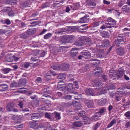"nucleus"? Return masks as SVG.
I'll return each mask as SVG.
<instances>
[{"label": "nucleus", "instance_id": "28", "mask_svg": "<svg viewBox=\"0 0 130 130\" xmlns=\"http://www.w3.org/2000/svg\"><path fill=\"white\" fill-rule=\"evenodd\" d=\"M103 46L105 47H108L110 46L109 41L108 40L106 39L103 40Z\"/></svg>", "mask_w": 130, "mask_h": 130}, {"label": "nucleus", "instance_id": "8", "mask_svg": "<svg viewBox=\"0 0 130 130\" xmlns=\"http://www.w3.org/2000/svg\"><path fill=\"white\" fill-rule=\"evenodd\" d=\"M6 109L8 111H9L17 112L18 111L17 109L14 108L12 105L10 104H7L6 107Z\"/></svg>", "mask_w": 130, "mask_h": 130}, {"label": "nucleus", "instance_id": "58", "mask_svg": "<svg viewBox=\"0 0 130 130\" xmlns=\"http://www.w3.org/2000/svg\"><path fill=\"white\" fill-rule=\"evenodd\" d=\"M23 6L24 7H30L29 3L27 2H24L23 3Z\"/></svg>", "mask_w": 130, "mask_h": 130}, {"label": "nucleus", "instance_id": "23", "mask_svg": "<svg viewBox=\"0 0 130 130\" xmlns=\"http://www.w3.org/2000/svg\"><path fill=\"white\" fill-rule=\"evenodd\" d=\"M89 19L88 17L85 16L80 19V22L82 23H86L88 21V20Z\"/></svg>", "mask_w": 130, "mask_h": 130}, {"label": "nucleus", "instance_id": "15", "mask_svg": "<svg viewBox=\"0 0 130 130\" xmlns=\"http://www.w3.org/2000/svg\"><path fill=\"white\" fill-rule=\"evenodd\" d=\"M8 86L5 84H3L0 85V91H5L8 90Z\"/></svg>", "mask_w": 130, "mask_h": 130}, {"label": "nucleus", "instance_id": "51", "mask_svg": "<svg viewBox=\"0 0 130 130\" xmlns=\"http://www.w3.org/2000/svg\"><path fill=\"white\" fill-rule=\"evenodd\" d=\"M100 123H97L95 125H94L93 128V130H97L98 128L100 126Z\"/></svg>", "mask_w": 130, "mask_h": 130}, {"label": "nucleus", "instance_id": "16", "mask_svg": "<svg viewBox=\"0 0 130 130\" xmlns=\"http://www.w3.org/2000/svg\"><path fill=\"white\" fill-rule=\"evenodd\" d=\"M83 125V124L81 121H75L72 124L73 126L75 127H80Z\"/></svg>", "mask_w": 130, "mask_h": 130}, {"label": "nucleus", "instance_id": "55", "mask_svg": "<svg viewBox=\"0 0 130 130\" xmlns=\"http://www.w3.org/2000/svg\"><path fill=\"white\" fill-rule=\"evenodd\" d=\"M38 60V57L36 55L33 56L31 58V60L32 61H34Z\"/></svg>", "mask_w": 130, "mask_h": 130}, {"label": "nucleus", "instance_id": "2", "mask_svg": "<svg viewBox=\"0 0 130 130\" xmlns=\"http://www.w3.org/2000/svg\"><path fill=\"white\" fill-rule=\"evenodd\" d=\"M93 85L97 87L96 89L99 90L103 86L101 82L98 80H95L92 82Z\"/></svg>", "mask_w": 130, "mask_h": 130}, {"label": "nucleus", "instance_id": "44", "mask_svg": "<svg viewBox=\"0 0 130 130\" xmlns=\"http://www.w3.org/2000/svg\"><path fill=\"white\" fill-rule=\"evenodd\" d=\"M69 29L71 31L74 32L77 30V28L76 26H72L70 27Z\"/></svg>", "mask_w": 130, "mask_h": 130}, {"label": "nucleus", "instance_id": "49", "mask_svg": "<svg viewBox=\"0 0 130 130\" xmlns=\"http://www.w3.org/2000/svg\"><path fill=\"white\" fill-rule=\"evenodd\" d=\"M42 99L43 100L42 101H43L46 104H48L50 103L51 102L50 100L46 99H44L42 98Z\"/></svg>", "mask_w": 130, "mask_h": 130}, {"label": "nucleus", "instance_id": "17", "mask_svg": "<svg viewBox=\"0 0 130 130\" xmlns=\"http://www.w3.org/2000/svg\"><path fill=\"white\" fill-rule=\"evenodd\" d=\"M69 67V66L68 64H62L60 66L61 70L66 71L67 70Z\"/></svg>", "mask_w": 130, "mask_h": 130}, {"label": "nucleus", "instance_id": "62", "mask_svg": "<svg viewBox=\"0 0 130 130\" xmlns=\"http://www.w3.org/2000/svg\"><path fill=\"white\" fill-rule=\"evenodd\" d=\"M39 22L38 21H35L31 23V24H34L33 25H30V26H34L35 25H38L39 24Z\"/></svg>", "mask_w": 130, "mask_h": 130}, {"label": "nucleus", "instance_id": "11", "mask_svg": "<svg viewBox=\"0 0 130 130\" xmlns=\"http://www.w3.org/2000/svg\"><path fill=\"white\" fill-rule=\"evenodd\" d=\"M85 103L87 106L89 108H92L94 104L92 100H86L85 101Z\"/></svg>", "mask_w": 130, "mask_h": 130}, {"label": "nucleus", "instance_id": "35", "mask_svg": "<svg viewBox=\"0 0 130 130\" xmlns=\"http://www.w3.org/2000/svg\"><path fill=\"white\" fill-rule=\"evenodd\" d=\"M1 22L3 24H6L7 25H9L11 24L10 21L9 19L2 20Z\"/></svg>", "mask_w": 130, "mask_h": 130}, {"label": "nucleus", "instance_id": "54", "mask_svg": "<svg viewBox=\"0 0 130 130\" xmlns=\"http://www.w3.org/2000/svg\"><path fill=\"white\" fill-rule=\"evenodd\" d=\"M108 90H112L115 89V87L112 84H110L108 87Z\"/></svg>", "mask_w": 130, "mask_h": 130}, {"label": "nucleus", "instance_id": "64", "mask_svg": "<svg viewBox=\"0 0 130 130\" xmlns=\"http://www.w3.org/2000/svg\"><path fill=\"white\" fill-rule=\"evenodd\" d=\"M123 87L124 89L127 88L128 89H130V86L127 84H124L123 85Z\"/></svg>", "mask_w": 130, "mask_h": 130}, {"label": "nucleus", "instance_id": "10", "mask_svg": "<svg viewBox=\"0 0 130 130\" xmlns=\"http://www.w3.org/2000/svg\"><path fill=\"white\" fill-rule=\"evenodd\" d=\"M117 41L119 44L124 43L125 42V39L123 37V36L121 34H119L117 37Z\"/></svg>", "mask_w": 130, "mask_h": 130}, {"label": "nucleus", "instance_id": "26", "mask_svg": "<svg viewBox=\"0 0 130 130\" xmlns=\"http://www.w3.org/2000/svg\"><path fill=\"white\" fill-rule=\"evenodd\" d=\"M124 73V72L123 70H119L118 72V76L117 78L118 79L122 78Z\"/></svg>", "mask_w": 130, "mask_h": 130}, {"label": "nucleus", "instance_id": "20", "mask_svg": "<svg viewBox=\"0 0 130 130\" xmlns=\"http://www.w3.org/2000/svg\"><path fill=\"white\" fill-rule=\"evenodd\" d=\"M107 100L106 99H102L99 100L98 101V103L101 106H104L106 104Z\"/></svg>", "mask_w": 130, "mask_h": 130}, {"label": "nucleus", "instance_id": "42", "mask_svg": "<svg viewBox=\"0 0 130 130\" xmlns=\"http://www.w3.org/2000/svg\"><path fill=\"white\" fill-rule=\"evenodd\" d=\"M106 111V108L105 107H103L100 109L99 111L102 115Z\"/></svg>", "mask_w": 130, "mask_h": 130}, {"label": "nucleus", "instance_id": "40", "mask_svg": "<svg viewBox=\"0 0 130 130\" xmlns=\"http://www.w3.org/2000/svg\"><path fill=\"white\" fill-rule=\"evenodd\" d=\"M53 114L55 115V117L56 119H59L61 118L60 113L55 112Z\"/></svg>", "mask_w": 130, "mask_h": 130}, {"label": "nucleus", "instance_id": "19", "mask_svg": "<svg viewBox=\"0 0 130 130\" xmlns=\"http://www.w3.org/2000/svg\"><path fill=\"white\" fill-rule=\"evenodd\" d=\"M26 83V79H23L20 80L19 82V86H25Z\"/></svg>", "mask_w": 130, "mask_h": 130}, {"label": "nucleus", "instance_id": "50", "mask_svg": "<svg viewBox=\"0 0 130 130\" xmlns=\"http://www.w3.org/2000/svg\"><path fill=\"white\" fill-rule=\"evenodd\" d=\"M85 38V37L84 36H82L79 38V40L80 42H81L82 43H83H83L84 42Z\"/></svg>", "mask_w": 130, "mask_h": 130}, {"label": "nucleus", "instance_id": "38", "mask_svg": "<svg viewBox=\"0 0 130 130\" xmlns=\"http://www.w3.org/2000/svg\"><path fill=\"white\" fill-rule=\"evenodd\" d=\"M12 119L14 120H20L21 119V117L20 115H14L13 116Z\"/></svg>", "mask_w": 130, "mask_h": 130}, {"label": "nucleus", "instance_id": "7", "mask_svg": "<svg viewBox=\"0 0 130 130\" xmlns=\"http://www.w3.org/2000/svg\"><path fill=\"white\" fill-rule=\"evenodd\" d=\"M72 40V37L71 35H67L63 36L61 39V41L63 42L69 43Z\"/></svg>", "mask_w": 130, "mask_h": 130}, {"label": "nucleus", "instance_id": "32", "mask_svg": "<svg viewBox=\"0 0 130 130\" xmlns=\"http://www.w3.org/2000/svg\"><path fill=\"white\" fill-rule=\"evenodd\" d=\"M116 123V120L115 119H113L111 122L109 123L107 127V128H108L112 126L114 124Z\"/></svg>", "mask_w": 130, "mask_h": 130}, {"label": "nucleus", "instance_id": "14", "mask_svg": "<svg viewBox=\"0 0 130 130\" xmlns=\"http://www.w3.org/2000/svg\"><path fill=\"white\" fill-rule=\"evenodd\" d=\"M116 51L118 54L120 55H122L125 53V50L122 47L117 48Z\"/></svg>", "mask_w": 130, "mask_h": 130}, {"label": "nucleus", "instance_id": "31", "mask_svg": "<svg viewBox=\"0 0 130 130\" xmlns=\"http://www.w3.org/2000/svg\"><path fill=\"white\" fill-rule=\"evenodd\" d=\"M66 86L64 84H59L58 85L57 88L60 90H63Z\"/></svg>", "mask_w": 130, "mask_h": 130}, {"label": "nucleus", "instance_id": "57", "mask_svg": "<svg viewBox=\"0 0 130 130\" xmlns=\"http://www.w3.org/2000/svg\"><path fill=\"white\" fill-rule=\"evenodd\" d=\"M27 37L26 33H23L21 34L20 35V37L25 39Z\"/></svg>", "mask_w": 130, "mask_h": 130}, {"label": "nucleus", "instance_id": "47", "mask_svg": "<svg viewBox=\"0 0 130 130\" xmlns=\"http://www.w3.org/2000/svg\"><path fill=\"white\" fill-rule=\"evenodd\" d=\"M74 45L77 46H79L83 45V44L78 40L75 42L74 43Z\"/></svg>", "mask_w": 130, "mask_h": 130}, {"label": "nucleus", "instance_id": "21", "mask_svg": "<svg viewBox=\"0 0 130 130\" xmlns=\"http://www.w3.org/2000/svg\"><path fill=\"white\" fill-rule=\"evenodd\" d=\"M83 57L86 59H87L90 57L91 54L90 52H84L82 53Z\"/></svg>", "mask_w": 130, "mask_h": 130}, {"label": "nucleus", "instance_id": "33", "mask_svg": "<svg viewBox=\"0 0 130 130\" xmlns=\"http://www.w3.org/2000/svg\"><path fill=\"white\" fill-rule=\"evenodd\" d=\"M59 75L57 76L58 79H61L63 80L65 78V74L64 73H62L59 74Z\"/></svg>", "mask_w": 130, "mask_h": 130}, {"label": "nucleus", "instance_id": "63", "mask_svg": "<svg viewBox=\"0 0 130 130\" xmlns=\"http://www.w3.org/2000/svg\"><path fill=\"white\" fill-rule=\"evenodd\" d=\"M107 75H104L102 76V78L104 81H105L107 80Z\"/></svg>", "mask_w": 130, "mask_h": 130}, {"label": "nucleus", "instance_id": "4", "mask_svg": "<svg viewBox=\"0 0 130 130\" xmlns=\"http://www.w3.org/2000/svg\"><path fill=\"white\" fill-rule=\"evenodd\" d=\"M85 93L87 95L95 96V93L94 90L90 88L86 89Z\"/></svg>", "mask_w": 130, "mask_h": 130}, {"label": "nucleus", "instance_id": "25", "mask_svg": "<svg viewBox=\"0 0 130 130\" xmlns=\"http://www.w3.org/2000/svg\"><path fill=\"white\" fill-rule=\"evenodd\" d=\"M71 9L74 10H77L79 6V4L77 3H75L72 5L70 6Z\"/></svg>", "mask_w": 130, "mask_h": 130}, {"label": "nucleus", "instance_id": "36", "mask_svg": "<svg viewBox=\"0 0 130 130\" xmlns=\"http://www.w3.org/2000/svg\"><path fill=\"white\" fill-rule=\"evenodd\" d=\"M18 86H19L18 84L14 81H13L11 83L10 85V87L11 88L13 87H17Z\"/></svg>", "mask_w": 130, "mask_h": 130}, {"label": "nucleus", "instance_id": "39", "mask_svg": "<svg viewBox=\"0 0 130 130\" xmlns=\"http://www.w3.org/2000/svg\"><path fill=\"white\" fill-rule=\"evenodd\" d=\"M51 68L53 70H61V68H60V66L59 65H53L51 67Z\"/></svg>", "mask_w": 130, "mask_h": 130}, {"label": "nucleus", "instance_id": "34", "mask_svg": "<svg viewBox=\"0 0 130 130\" xmlns=\"http://www.w3.org/2000/svg\"><path fill=\"white\" fill-rule=\"evenodd\" d=\"M62 44H60L59 45L60 48H61L62 51V52H65L67 51V49L68 47L67 46H62Z\"/></svg>", "mask_w": 130, "mask_h": 130}, {"label": "nucleus", "instance_id": "46", "mask_svg": "<svg viewBox=\"0 0 130 130\" xmlns=\"http://www.w3.org/2000/svg\"><path fill=\"white\" fill-rule=\"evenodd\" d=\"M52 36V34L51 33H49L45 35L44 36V38L45 39H48L50 38Z\"/></svg>", "mask_w": 130, "mask_h": 130}, {"label": "nucleus", "instance_id": "24", "mask_svg": "<svg viewBox=\"0 0 130 130\" xmlns=\"http://www.w3.org/2000/svg\"><path fill=\"white\" fill-rule=\"evenodd\" d=\"M101 69L100 68H96L94 71V73L97 75H100L101 73H102L101 70H99Z\"/></svg>", "mask_w": 130, "mask_h": 130}, {"label": "nucleus", "instance_id": "6", "mask_svg": "<svg viewBox=\"0 0 130 130\" xmlns=\"http://www.w3.org/2000/svg\"><path fill=\"white\" fill-rule=\"evenodd\" d=\"M90 61V65L92 67H95L98 66L100 63L99 61L96 59H92Z\"/></svg>", "mask_w": 130, "mask_h": 130}, {"label": "nucleus", "instance_id": "30", "mask_svg": "<svg viewBox=\"0 0 130 130\" xmlns=\"http://www.w3.org/2000/svg\"><path fill=\"white\" fill-rule=\"evenodd\" d=\"M117 74V72H116L115 71H109V76L111 78L113 77H116Z\"/></svg>", "mask_w": 130, "mask_h": 130}, {"label": "nucleus", "instance_id": "45", "mask_svg": "<svg viewBox=\"0 0 130 130\" xmlns=\"http://www.w3.org/2000/svg\"><path fill=\"white\" fill-rule=\"evenodd\" d=\"M16 124V125L14 127L18 129V128H21L23 127V125L20 122H18Z\"/></svg>", "mask_w": 130, "mask_h": 130}, {"label": "nucleus", "instance_id": "22", "mask_svg": "<svg viewBox=\"0 0 130 130\" xmlns=\"http://www.w3.org/2000/svg\"><path fill=\"white\" fill-rule=\"evenodd\" d=\"M16 0H6L5 4H10L13 5L16 3Z\"/></svg>", "mask_w": 130, "mask_h": 130}, {"label": "nucleus", "instance_id": "1", "mask_svg": "<svg viewBox=\"0 0 130 130\" xmlns=\"http://www.w3.org/2000/svg\"><path fill=\"white\" fill-rule=\"evenodd\" d=\"M107 20V22L108 23H106L105 24L106 28H110L113 27V26L116 25V21L111 18H108Z\"/></svg>", "mask_w": 130, "mask_h": 130}, {"label": "nucleus", "instance_id": "27", "mask_svg": "<svg viewBox=\"0 0 130 130\" xmlns=\"http://www.w3.org/2000/svg\"><path fill=\"white\" fill-rule=\"evenodd\" d=\"M75 48H74L75 49ZM78 53V51L77 50H75L74 48L73 50H71L70 52V55L71 57H74L76 56Z\"/></svg>", "mask_w": 130, "mask_h": 130}, {"label": "nucleus", "instance_id": "5", "mask_svg": "<svg viewBox=\"0 0 130 130\" xmlns=\"http://www.w3.org/2000/svg\"><path fill=\"white\" fill-rule=\"evenodd\" d=\"M3 11L8 13L9 16L13 15L14 13L12 11L11 8L9 7H4L3 9Z\"/></svg>", "mask_w": 130, "mask_h": 130}, {"label": "nucleus", "instance_id": "48", "mask_svg": "<svg viewBox=\"0 0 130 130\" xmlns=\"http://www.w3.org/2000/svg\"><path fill=\"white\" fill-rule=\"evenodd\" d=\"M98 118L95 115L91 117L90 119L92 121H96L98 120Z\"/></svg>", "mask_w": 130, "mask_h": 130}, {"label": "nucleus", "instance_id": "52", "mask_svg": "<svg viewBox=\"0 0 130 130\" xmlns=\"http://www.w3.org/2000/svg\"><path fill=\"white\" fill-rule=\"evenodd\" d=\"M31 64V63L29 62H25L24 64V67L25 68H27L30 66Z\"/></svg>", "mask_w": 130, "mask_h": 130}, {"label": "nucleus", "instance_id": "60", "mask_svg": "<svg viewBox=\"0 0 130 130\" xmlns=\"http://www.w3.org/2000/svg\"><path fill=\"white\" fill-rule=\"evenodd\" d=\"M125 116L128 118H130V111L126 112L124 114Z\"/></svg>", "mask_w": 130, "mask_h": 130}, {"label": "nucleus", "instance_id": "53", "mask_svg": "<svg viewBox=\"0 0 130 130\" xmlns=\"http://www.w3.org/2000/svg\"><path fill=\"white\" fill-rule=\"evenodd\" d=\"M29 125L30 127L32 128H35L36 125L35 123L33 122H30Z\"/></svg>", "mask_w": 130, "mask_h": 130}, {"label": "nucleus", "instance_id": "3", "mask_svg": "<svg viewBox=\"0 0 130 130\" xmlns=\"http://www.w3.org/2000/svg\"><path fill=\"white\" fill-rule=\"evenodd\" d=\"M41 116L39 113H34L32 114L31 116V120L34 121H37L40 118Z\"/></svg>", "mask_w": 130, "mask_h": 130}, {"label": "nucleus", "instance_id": "37", "mask_svg": "<svg viewBox=\"0 0 130 130\" xmlns=\"http://www.w3.org/2000/svg\"><path fill=\"white\" fill-rule=\"evenodd\" d=\"M102 36L105 38H108L110 36L109 34L106 31H104L102 33Z\"/></svg>", "mask_w": 130, "mask_h": 130}, {"label": "nucleus", "instance_id": "13", "mask_svg": "<svg viewBox=\"0 0 130 130\" xmlns=\"http://www.w3.org/2000/svg\"><path fill=\"white\" fill-rule=\"evenodd\" d=\"M122 9L123 12L124 13H128L130 12V7L128 5L123 6Z\"/></svg>", "mask_w": 130, "mask_h": 130}, {"label": "nucleus", "instance_id": "59", "mask_svg": "<svg viewBox=\"0 0 130 130\" xmlns=\"http://www.w3.org/2000/svg\"><path fill=\"white\" fill-rule=\"evenodd\" d=\"M100 22H94L93 24V27H94L98 26L100 25Z\"/></svg>", "mask_w": 130, "mask_h": 130}, {"label": "nucleus", "instance_id": "18", "mask_svg": "<svg viewBox=\"0 0 130 130\" xmlns=\"http://www.w3.org/2000/svg\"><path fill=\"white\" fill-rule=\"evenodd\" d=\"M63 2V0H54L53 5L56 7L57 5H60Z\"/></svg>", "mask_w": 130, "mask_h": 130}, {"label": "nucleus", "instance_id": "41", "mask_svg": "<svg viewBox=\"0 0 130 130\" xmlns=\"http://www.w3.org/2000/svg\"><path fill=\"white\" fill-rule=\"evenodd\" d=\"M115 99V100L117 101H118L120 100L121 99V97L120 95L116 93Z\"/></svg>", "mask_w": 130, "mask_h": 130}, {"label": "nucleus", "instance_id": "12", "mask_svg": "<svg viewBox=\"0 0 130 130\" xmlns=\"http://www.w3.org/2000/svg\"><path fill=\"white\" fill-rule=\"evenodd\" d=\"M75 100H77V101L73 100V105L75 107H79L81 106L80 101L78 98H75Z\"/></svg>", "mask_w": 130, "mask_h": 130}, {"label": "nucleus", "instance_id": "9", "mask_svg": "<svg viewBox=\"0 0 130 130\" xmlns=\"http://www.w3.org/2000/svg\"><path fill=\"white\" fill-rule=\"evenodd\" d=\"M67 89L69 92L73 93L75 90L74 87L72 83H68L67 85Z\"/></svg>", "mask_w": 130, "mask_h": 130}, {"label": "nucleus", "instance_id": "29", "mask_svg": "<svg viewBox=\"0 0 130 130\" xmlns=\"http://www.w3.org/2000/svg\"><path fill=\"white\" fill-rule=\"evenodd\" d=\"M36 32L35 29H29L27 31V33L28 35H31L34 34Z\"/></svg>", "mask_w": 130, "mask_h": 130}, {"label": "nucleus", "instance_id": "61", "mask_svg": "<svg viewBox=\"0 0 130 130\" xmlns=\"http://www.w3.org/2000/svg\"><path fill=\"white\" fill-rule=\"evenodd\" d=\"M85 112L83 111H82L79 113L78 115L82 117H83V116H84V115H85Z\"/></svg>", "mask_w": 130, "mask_h": 130}, {"label": "nucleus", "instance_id": "56", "mask_svg": "<svg viewBox=\"0 0 130 130\" xmlns=\"http://www.w3.org/2000/svg\"><path fill=\"white\" fill-rule=\"evenodd\" d=\"M42 81L41 78L40 77H38L36 78L35 80V82L36 83H42Z\"/></svg>", "mask_w": 130, "mask_h": 130}, {"label": "nucleus", "instance_id": "43", "mask_svg": "<svg viewBox=\"0 0 130 130\" xmlns=\"http://www.w3.org/2000/svg\"><path fill=\"white\" fill-rule=\"evenodd\" d=\"M12 70L9 68H6L4 69L3 70V72L4 73L7 74Z\"/></svg>", "mask_w": 130, "mask_h": 130}]
</instances>
